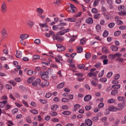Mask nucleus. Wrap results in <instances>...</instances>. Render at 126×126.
<instances>
[{
  "label": "nucleus",
  "instance_id": "49530a36",
  "mask_svg": "<svg viewBox=\"0 0 126 126\" xmlns=\"http://www.w3.org/2000/svg\"><path fill=\"white\" fill-rule=\"evenodd\" d=\"M112 74V72H109L107 75V77L110 78L111 77Z\"/></svg>",
  "mask_w": 126,
  "mask_h": 126
},
{
  "label": "nucleus",
  "instance_id": "39448f33",
  "mask_svg": "<svg viewBox=\"0 0 126 126\" xmlns=\"http://www.w3.org/2000/svg\"><path fill=\"white\" fill-rule=\"evenodd\" d=\"M98 71H96L94 73L93 72H90L88 74V76L89 77H91L92 76L96 77Z\"/></svg>",
  "mask_w": 126,
  "mask_h": 126
},
{
  "label": "nucleus",
  "instance_id": "7c9ffc66",
  "mask_svg": "<svg viewBox=\"0 0 126 126\" xmlns=\"http://www.w3.org/2000/svg\"><path fill=\"white\" fill-rule=\"evenodd\" d=\"M40 57L39 55H35L33 56L32 58L34 59L37 60L39 59Z\"/></svg>",
  "mask_w": 126,
  "mask_h": 126
},
{
  "label": "nucleus",
  "instance_id": "1a4fd4ad",
  "mask_svg": "<svg viewBox=\"0 0 126 126\" xmlns=\"http://www.w3.org/2000/svg\"><path fill=\"white\" fill-rule=\"evenodd\" d=\"M49 84V82L47 80H45L42 82L41 86L44 87L48 86Z\"/></svg>",
  "mask_w": 126,
  "mask_h": 126
},
{
  "label": "nucleus",
  "instance_id": "e2e57ef3",
  "mask_svg": "<svg viewBox=\"0 0 126 126\" xmlns=\"http://www.w3.org/2000/svg\"><path fill=\"white\" fill-rule=\"evenodd\" d=\"M104 104L102 103H99L98 105V106L100 108H102L104 106Z\"/></svg>",
  "mask_w": 126,
  "mask_h": 126
},
{
  "label": "nucleus",
  "instance_id": "c85d7f7f",
  "mask_svg": "<svg viewBox=\"0 0 126 126\" xmlns=\"http://www.w3.org/2000/svg\"><path fill=\"white\" fill-rule=\"evenodd\" d=\"M77 67L80 69H82L85 67V65L84 64H80L78 65Z\"/></svg>",
  "mask_w": 126,
  "mask_h": 126
},
{
  "label": "nucleus",
  "instance_id": "c756f323",
  "mask_svg": "<svg viewBox=\"0 0 126 126\" xmlns=\"http://www.w3.org/2000/svg\"><path fill=\"white\" fill-rule=\"evenodd\" d=\"M121 33V31H117L115 32L114 33V35L115 36H117L119 35Z\"/></svg>",
  "mask_w": 126,
  "mask_h": 126
},
{
  "label": "nucleus",
  "instance_id": "58836bf2",
  "mask_svg": "<svg viewBox=\"0 0 126 126\" xmlns=\"http://www.w3.org/2000/svg\"><path fill=\"white\" fill-rule=\"evenodd\" d=\"M108 34V32L106 30L105 31L103 34V37H106L107 36Z\"/></svg>",
  "mask_w": 126,
  "mask_h": 126
},
{
  "label": "nucleus",
  "instance_id": "c9c22d12",
  "mask_svg": "<svg viewBox=\"0 0 126 126\" xmlns=\"http://www.w3.org/2000/svg\"><path fill=\"white\" fill-rule=\"evenodd\" d=\"M115 101L113 99H110L108 100L107 102L108 103H112L115 102Z\"/></svg>",
  "mask_w": 126,
  "mask_h": 126
},
{
  "label": "nucleus",
  "instance_id": "6e6d98bb",
  "mask_svg": "<svg viewBox=\"0 0 126 126\" xmlns=\"http://www.w3.org/2000/svg\"><path fill=\"white\" fill-rule=\"evenodd\" d=\"M117 22L118 25H121L123 24V22L121 20H117Z\"/></svg>",
  "mask_w": 126,
  "mask_h": 126
},
{
  "label": "nucleus",
  "instance_id": "0e129e2a",
  "mask_svg": "<svg viewBox=\"0 0 126 126\" xmlns=\"http://www.w3.org/2000/svg\"><path fill=\"white\" fill-rule=\"evenodd\" d=\"M9 82L10 84H12L14 86H15L16 84L15 82L14 81H9Z\"/></svg>",
  "mask_w": 126,
  "mask_h": 126
},
{
  "label": "nucleus",
  "instance_id": "2f4dec72",
  "mask_svg": "<svg viewBox=\"0 0 126 126\" xmlns=\"http://www.w3.org/2000/svg\"><path fill=\"white\" fill-rule=\"evenodd\" d=\"M68 19H69V21L71 22H74L76 20V19L74 17L68 18Z\"/></svg>",
  "mask_w": 126,
  "mask_h": 126
},
{
  "label": "nucleus",
  "instance_id": "bf43d9fd",
  "mask_svg": "<svg viewBox=\"0 0 126 126\" xmlns=\"http://www.w3.org/2000/svg\"><path fill=\"white\" fill-rule=\"evenodd\" d=\"M51 95V94L49 93H47L46 94L45 96L47 98H48L50 97Z\"/></svg>",
  "mask_w": 126,
  "mask_h": 126
},
{
  "label": "nucleus",
  "instance_id": "4be33fe9",
  "mask_svg": "<svg viewBox=\"0 0 126 126\" xmlns=\"http://www.w3.org/2000/svg\"><path fill=\"white\" fill-rule=\"evenodd\" d=\"M118 100L119 101H124L125 100V97L122 96L118 97H117Z\"/></svg>",
  "mask_w": 126,
  "mask_h": 126
},
{
  "label": "nucleus",
  "instance_id": "20e7f679",
  "mask_svg": "<svg viewBox=\"0 0 126 126\" xmlns=\"http://www.w3.org/2000/svg\"><path fill=\"white\" fill-rule=\"evenodd\" d=\"M1 36L2 38L4 39L7 37V34L6 30L4 28L2 29L1 31Z\"/></svg>",
  "mask_w": 126,
  "mask_h": 126
},
{
  "label": "nucleus",
  "instance_id": "a878e982",
  "mask_svg": "<svg viewBox=\"0 0 126 126\" xmlns=\"http://www.w3.org/2000/svg\"><path fill=\"white\" fill-rule=\"evenodd\" d=\"M37 11L39 13V14H42L44 12L43 10L40 8H38L37 9Z\"/></svg>",
  "mask_w": 126,
  "mask_h": 126
},
{
  "label": "nucleus",
  "instance_id": "5701e85b",
  "mask_svg": "<svg viewBox=\"0 0 126 126\" xmlns=\"http://www.w3.org/2000/svg\"><path fill=\"white\" fill-rule=\"evenodd\" d=\"M118 93V90L117 89H115L111 91V94L112 95H115L117 94Z\"/></svg>",
  "mask_w": 126,
  "mask_h": 126
},
{
  "label": "nucleus",
  "instance_id": "603ef678",
  "mask_svg": "<svg viewBox=\"0 0 126 126\" xmlns=\"http://www.w3.org/2000/svg\"><path fill=\"white\" fill-rule=\"evenodd\" d=\"M31 117L30 116H28L26 118L27 122L29 123H31V121L30 119Z\"/></svg>",
  "mask_w": 126,
  "mask_h": 126
},
{
  "label": "nucleus",
  "instance_id": "9b49d317",
  "mask_svg": "<svg viewBox=\"0 0 126 126\" xmlns=\"http://www.w3.org/2000/svg\"><path fill=\"white\" fill-rule=\"evenodd\" d=\"M56 40L59 42H61L64 40V38L63 37L56 36Z\"/></svg>",
  "mask_w": 126,
  "mask_h": 126
},
{
  "label": "nucleus",
  "instance_id": "0eeeda50",
  "mask_svg": "<svg viewBox=\"0 0 126 126\" xmlns=\"http://www.w3.org/2000/svg\"><path fill=\"white\" fill-rule=\"evenodd\" d=\"M29 35L27 34H22L20 36V38L22 40H24L29 37Z\"/></svg>",
  "mask_w": 126,
  "mask_h": 126
},
{
  "label": "nucleus",
  "instance_id": "a18cd8bd",
  "mask_svg": "<svg viewBox=\"0 0 126 126\" xmlns=\"http://www.w3.org/2000/svg\"><path fill=\"white\" fill-rule=\"evenodd\" d=\"M96 28L98 32L101 29L100 26L99 25H97L96 26Z\"/></svg>",
  "mask_w": 126,
  "mask_h": 126
},
{
  "label": "nucleus",
  "instance_id": "338daca9",
  "mask_svg": "<svg viewBox=\"0 0 126 126\" xmlns=\"http://www.w3.org/2000/svg\"><path fill=\"white\" fill-rule=\"evenodd\" d=\"M108 62V60L107 59H104L103 61V62L104 65H106L107 64V63Z\"/></svg>",
  "mask_w": 126,
  "mask_h": 126
},
{
  "label": "nucleus",
  "instance_id": "a211bd4d",
  "mask_svg": "<svg viewBox=\"0 0 126 126\" xmlns=\"http://www.w3.org/2000/svg\"><path fill=\"white\" fill-rule=\"evenodd\" d=\"M76 53H73L72 54L70 55L69 53H65V55L66 56L69 57H71L72 58H73L74 57V56H73L74 54V55H75L76 54Z\"/></svg>",
  "mask_w": 126,
  "mask_h": 126
},
{
  "label": "nucleus",
  "instance_id": "69168bd1",
  "mask_svg": "<svg viewBox=\"0 0 126 126\" xmlns=\"http://www.w3.org/2000/svg\"><path fill=\"white\" fill-rule=\"evenodd\" d=\"M48 54H49V55L52 58H53V56L54 55V54H53V52H49Z\"/></svg>",
  "mask_w": 126,
  "mask_h": 126
},
{
  "label": "nucleus",
  "instance_id": "aec40b11",
  "mask_svg": "<svg viewBox=\"0 0 126 126\" xmlns=\"http://www.w3.org/2000/svg\"><path fill=\"white\" fill-rule=\"evenodd\" d=\"M49 34L50 36H53V38L54 40H55V37L54 32L52 31H50L49 32Z\"/></svg>",
  "mask_w": 126,
  "mask_h": 126
},
{
  "label": "nucleus",
  "instance_id": "cd10ccee",
  "mask_svg": "<svg viewBox=\"0 0 126 126\" xmlns=\"http://www.w3.org/2000/svg\"><path fill=\"white\" fill-rule=\"evenodd\" d=\"M77 48V52L78 53H80L82 51V48L81 46H80Z\"/></svg>",
  "mask_w": 126,
  "mask_h": 126
},
{
  "label": "nucleus",
  "instance_id": "a19ab883",
  "mask_svg": "<svg viewBox=\"0 0 126 126\" xmlns=\"http://www.w3.org/2000/svg\"><path fill=\"white\" fill-rule=\"evenodd\" d=\"M99 119L98 117V116H95L92 118V120L93 121L96 122Z\"/></svg>",
  "mask_w": 126,
  "mask_h": 126
},
{
  "label": "nucleus",
  "instance_id": "ddd939ff",
  "mask_svg": "<svg viewBox=\"0 0 126 126\" xmlns=\"http://www.w3.org/2000/svg\"><path fill=\"white\" fill-rule=\"evenodd\" d=\"M102 51L105 53H107L109 52V51L107 47H103L102 48Z\"/></svg>",
  "mask_w": 126,
  "mask_h": 126
},
{
  "label": "nucleus",
  "instance_id": "bb28decb",
  "mask_svg": "<svg viewBox=\"0 0 126 126\" xmlns=\"http://www.w3.org/2000/svg\"><path fill=\"white\" fill-rule=\"evenodd\" d=\"M34 78L33 77H31L28 78L27 80V82L28 83H31L34 79Z\"/></svg>",
  "mask_w": 126,
  "mask_h": 126
},
{
  "label": "nucleus",
  "instance_id": "774afa93",
  "mask_svg": "<svg viewBox=\"0 0 126 126\" xmlns=\"http://www.w3.org/2000/svg\"><path fill=\"white\" fill-rule=\"evenodd\" d=\"M15 80L17 82H19L21 81V79L19 78H15Z\"/></svg>",
  "mask_w": 126,
  "mask_h": 126
},
{
  "label": "nucleus",
  "instance_id": "e433bc0d",
  "mask_svg": "<svg viewBox=\"0 0 126 126\" xmlns=\"http://www.w3.org/2000/svg\"><path fill=\"white\" fill-rule=\"evenodd\" d=\"M99 2V0H95L94 2L93 5L94 6H97L98 5V3Z\"/></svg>",
  "mask_w": 126,
  "mask_h": 126
},
{
  "label": "nucleus",
  "instance_id": "680f3d73",
  "mask_svg": "<svg viewBox=\"0 0 126 126\" xmlns=\"http://www.w3.org/2000/svg\"><path fill=\"white\" fill-rule=\"evenodd\" d=\"M92 108V107L90 106H86L85 107V109L86 110H90Z\"/></svg>",
  "mask_w": 126,
  "mask_h": 126
},
{
  "label": "nucleus",
  "instance_id": "864d4df0",
  "mask_svg": "<svg viewBox=\"0 0 126 126\" xmlns=\"http://www.w3.org/2000/svg\"><path fill=\"white\" fill-rule=\"evenodd\" d=\"M101 65V63H96V64L94 66L95 67L98 68L100 67Z\"/></svg>",
  "mask_w": 126,
  "mask_h": 126
},
{
  "label": "nucleus",
  "instance_id": "5fc2aeb1",
  "mask_svg": "<svg viewBox=\"0 0 126 126\" xmlns=\"http://www.w3.org/2000/svg\"><path fill=\"white\" fill-rule=\"evenodd\" d=\"M116 60L119 62H123L124 59L122 58H117L116 59Z\"/></svg>",
  "mask_w": 126,
  "mask_h": 126
},
{
  "label": "nucleus",
  "instance_id": "37998d69",
  "mask_svg": "<svg viewBox=\"0 0 126 126\" xmlns=\"http://www.w3.org/2000/svg\"><path fill=\"white\" fill-rule=\"evenodd\" d=\"M107 79L106 78H101L100 79V81L102 82H105L106 81Z\"/></svg>",
  "mask_w": 126,
  "mask_h": 126
},
{
  "label": "nucleus",
  "instance_id": "72a5a7b5",
  "mask_svg": "<svg viewBox=\"0 0 126 126\" xmlns=\"http://www.w3.org/2000/svg\"><path fill=\"white\" fill-rule=\"evenodd\" d=\"M62 113L63 115H68L70 114L71 113L68 111H64L62 112Z\"/></svg>",
  "mask_w": 126,
  "mask_h": 126
},
{
  "label": "nucleus",
  "instance_id": "13d9d810",
  "mask_svg": "<svg viewBox=\"0 0 126 126\" xmlns=\"http://www.w3.org/2000/svg\"><path fill=\"white\" fill-rule=\"evenodd\" d=\"M39 25L40 27H47V25L46 24H40Z\"/></svg>",
  "mask_w": 126,
  "mask_h": 126
},
{
  "label": "nucleus",
  "instance_id": "6ab92c4d",
  "mask_svg": "<svg viewBox=\"0 0 126 126\" xmlns=\"http://www.w3.org/2000/svg\"><path fill=\"white\" fill-rule=\"evenodd\" d=\"M64 32L63 30L58 32L57 33L56 36H61L64 35Z\"/></svg>",
  "mask_w": 126,
  "mask_h": 126
},
{
  "label": "nucleus",
  "instance_id": "052dcab7",
  "mask_svg": "<svg viewBox=\"0 0 126 126\" xmlns=\"http://www.w3.org/2000/svg\"><path fill=\"white\" fill-rule=\"evenodd\" d=\"M119 29L121 30H124L126 29V26L124 25H123L120 26Z\"/></svg>",
  "mask_w": 126,
  "mask_h": 126
},
{
  "label": "nucleus",
  "instance_id": "9d476101",
  "mask_svg": "<svg viewBox=\"0 0 126 126\" xmlns=\"http://www.w3.org/2000/svg\"><path fill=\"white\" fill-rule=\"evenodd\" d=\"M86 21L87 23L91 24L93 23V20L92 18L91 17L88 18L86 20Z\"/></svg>",
  "mask_w": 126,
  "mask_h": 126
},
{
  "label": "nucleus",
  "instance_id": "c03bdc74",
  "mask_svg": "<svg viewBox=\"0 0 126 126\" xmlns=\"http://www.w3.org/2000/svg\"><path fill=\"white\" fill-rule=\"evenodd\" d=\"M61 100L62 101L64 102H68L69 100V99L66 98H63Z\"/></svg>",
  "mask_w": 126,
  "mask_h": 126
},
{
  "label": "nucleus",
  "instance_id": "f03ea898",
  "mask_svg": "<svg viewBox=\"0 0 126 126\" xmlns=\"http://www.w3.org/2000/svg\"><path fill=\"white\" fill-rule=\"evenodd\" d=\"M117 110V108L113 106H110L109 107L108 109H106V110L104 113L106 115H107L109 114L110 111H114Z\"/></svg>",
  "mask_w": 126,
  "mask_h": 126
},
{
  "label": "nucleus",
  "instance_id": "2eb2a0df",
  "mask_svg": "<svg viewBox=\"0 0 126 126\" xmlns=\"http://www.w3.org/2000/svg\"><path fill=\"white\" fill-rule=\"evenodd\" d=\"M64 82L60 83L57 86V88L58 89L62 88L64 86Z\"/></svg>",
  "mask_w": 126,
  "mask_h": 126
},
{
  "label": "nucleus",
  "instance_id": "09e8293b",
  "mask_svg": "<svg viewBox=\"0 0 126 126\" xmlns=\"http://www.w3.org/2000/svg\"><path fill=\"white\" fill-rule=\"evenodd\" d=\"M34 42L37 44H39L40 43V40L39 39H35L34 41Z\"/></svg>",
  "mask_w": 126,
  "mask_h": 126
},
{
  "label": "nucleus",
  "instance_id": "f8f14e48",
  "mask_svg": "<svg viewBox=\"0 0 126 126\" xmlns=\"http://www.w3.org/2000/svg\"><path fill=\"white\" fill-rule=\"evenodd\" d=\"M92 98V96L90 95H86L84 97V100L86 101H88L90 100Z\"/></svg>",
  "mask_w": 126,
  "mask_h": 126
},
{
  "label": "nucleus",
  "instance_id": "7ed1b4c3",
  "mask_svg": "<svg viewBox=\"0 0 126 126\" xmlns=\"http://www.w3.org/2000/svg\"><path fill=\"white\" fill-rule=\"evenodd\" d=\"M41 81V80L40 79L37 78L35 79V81L32 82V84L33 86L35 87L37 85H40Z\"/></svg>",
  "mask_w": 126,
  "mask_h": 126
},
{
  "label": "nucleus",
  "instance_id": "f704fd0d",
  "mask_svg": "<svg viewBox=\"0 0 126 126\" xmlns=\"http://www.w3.org/2000/svg\"><path fill=\"white\" fill-rule=\"evenodd\" d=\"M112 87L114 88L118 89L120 88V85L119 84L114 85L112 86Z\"/></svg>",
  "mask_w": 126,
  "mask_h": 126
},
{
  "label": "nucleus",
  "instance_id": "b1692460",
  "mask_svg": "<svg viewBox=\"0 0 126 126\" xmlns=\"http://www.w3.org/2000/svg\"><path fill=\"white\" fill-rule=\"evenodd\" d=\"M108 57L111 60H113L115 58V54H110L108 56Z\"/></svg>",
  "mask_w": 126,
  "mask_h": 126
},
{
  "label": "nucleus",
  "instance_id": "393cba45",
  "mask_svg": "<svg viewBox=\"0 0 126 126\" xmlns=\"http://www.w3.org/2000/svg\"><path fill=\"white\" fill-rule=\"evenodd\" d=\"M18 109L17 108H15L12 110V114L14 115L15 113H16L18 111Z\"/></svg>",
  "mask_w": 126,
  "mask_h": 126
},
{
  "label": "nucleus",
  "instance_id": "8fccbe9b",
  "mask_svg": "<svg viewBox=\"0 0 126 126\" xmlns=\"http://www.w3.org/2000/svg\"><path fill=\"white\" fill-rule=\"evenodd\" d=\"M6 88L9 90H11L12 89V87L9 84H7L6 85Z\"/></svg>",
  "mask_w": 126,
  "mask_h": 126
},
{
  "label": "nucleus",
  "instance_id": "6e6552de",
  "mask_svg": "<svg viewBox=\"0 0 126 126\" xmlns=\"http://www.w3.org/2000/svg\"><path fill=\"white\" fill-rule=\"evenodd\" d=\"M85 122L86 125L88 126H90L92 124V121L90 119L85 120Z\"/></svg>",
  "mask_w": 126,
  "mask_h": 126
},
{
  "label": "nucleus",
  "instance_id": "ea45409f",
  "mask_svg": "<svg viewBox=\"0 0 126 126\" xmlns=\"http://www.w3.org/2000/svg\"><path fill=\"white\" fill-rule=\"evenodd\" d=\"M115 25V23L114 22H111L108 25V27L110 28H113Z\"/></svg>",
  "mask_w": 126,
  "mask_h": 126
},
{
  "label": "nucleus",
  "instance_id": "f3484780",
  "mask_svg": "<svg viewBox=\"0 0 126 126\" xmlns=\"http://www.w3.org/2000/svg\"><path fill=\"white\" fill-rule=\"evenodd\" d=\"M27 23L29 25V27L31 28L33 25V23L31 21L29 20L27 22Z\"/></svg>",
  "mask_w": 126,
  "mask_h": 126
},
{
  "label": "nucleus",
  "instance_id": "473e14b6",
  "mask_svg": "<svg viewBox=\"0 0 126 126\" xmlns=\"http://www.w3.org/2000/svg\"><path fill=\"white\" fill-rule=\"evenodd\" d=\"M91 56V54L90 53H87L85 54V58L87 59H89L90 57Z\"/></svg>",
  "mask_w": 126,
  "mask_h": 126
},
{
  "label": "nucleus",
  "instance_id": "4c0bfd02",
  "mask_svg": "<svg viewBox=\"0 0 126 126\" xmlns=\"http://www.w3.org/2000/svg\"><path fill=\"white\" fill-rule=\"evenodd\" d=\"M104 70H103L99 73L98 76V77H100L103 76L104 73Z\"/></svg>",
  "mask_w": 126,
  "mask_h": 126
},
{
  "label": "nucleus",
  "instance_id": "de8ad7c7",
  "mask_svg": "<svg viewBox=\"0 0 126 126\" xmlns=\"http://www.w3.org/2000/svg\"><path fill=\"white\" fill-rule=\"evenodd\" d=\"M120 77V75L119 74H116L114 77V79H118Z\"/></svg>",
  "mask_w": 126,
  "mask_h": 126
},
{
  "label": "nucleus",
  "instance_id": "423d86ee",
  "mask_svg": "<svg viewBox=\"0 0 126 126\" xmlns=\"http://www.w3.org/2000/svg\"><path fill=\"white\" fill-rule=\"evenodd\" d=\"M1 10L3 13H5L6 11L5 3L4 2L1 6Z\"/></svg>",
  "mask_w": 126,
  "mask_h": 126
},
{
  "label": "nucleus",
  "instance_id": "3c124183",
  "mask_svg": "<svg viewBox=\"0 0 126 126\" xmlns=\"http://www.w3.org/2000/svg\"><path fill=\"white\" fill-rule=\"evenodd\" d=\"M92 12L94 13H97V10L95 8H93L91 10Z\"/></svg>",
  "mask_w": 126,
  "mask_h": 126
},
{
  "label": "nucleus",
  "instance_id": "4468645a",
  "mask_svg": "<svg viewBox=\"0 0 126 126\" xmlns=\"http://www.w3.org/2000/svg\"><path fill=\"white\" fill-rule=\"evenodd\" d=\"M110 48L112 51H117L118 49V47L114 46H112Z\"/></svg>",
  "mask_w": 126,
  "mask_h": 126
},
{
  "label": "nucleus",
  "instance_id": "4d7b16f0",
  "mask_svg": "<svg viewBox=\"0 0 126 126\" xmlns=\"http://www.w3.org/2000/svg\"><path fill=\"white\" fill-rule=\"evenodd\" d=\"M62 108L64 110H68L69 109V108L66 105H63L62 107Z\"/></svg>",
  "mask_w": 126,
  "mask_h": 126
},
{
  "label": "nucleus",
  "instance_id": "79ce46f5",
  "mask_svg": "<svg viewBox=\"0 0 126 126\" xmlns=\"http://www.w3.org/2000/svg\"><path fill=\"white\" fill-rule=\"evenodd\" d=\"M30 111L32 113L34 114H37L38 112L37 110H30Z\"/></svg>",
  "mask_w": 126,
  "mask_h": 126
},
{
  "label": "nucleus",
  "instance_id": "f257e3e1",
  "mask_svg": "<svg viewBox=\"0 0 126 126\" xmlns=\"http://www.w3.org/2000/svg\"><path fill=\"white\" fill-rule=\"evenodd\" d=\"M52 70L51 68H48L46 72H45L44 71L41 72L40 75L41 78L45 80H48L49 79V77L47 75L49 73H50L52 71Z\"/></svg>",
  "mask_w": 126,
  "mask_h": 126
},
{
  "label": "nucleus",
  "instance_id": "dca6fc26",
  "mask_svg": "<svg viewBox=\"0 0 126 126\" xmlns=\"http://www.w3.org/2000/svg\"><path fill=\"white\" fill-rule=\"evenodd\" d=\"M16 57L18 58H20L22 56L21 52L20 51H17L16 55Z\"/></svg>",
  "mask_w": 126,
  "mask_h": 126
},
{
  "label": "nucleus",
  "instance_id": "412c9836",
  "mask_svg": "<svg viewBox=\"0 0 126 126\" xmlns=\"http://www.w3.org/2000/svg\"><path fill=\"white\" fill-rule=\"evenodd\" d=\"M80 44H83L86 42V38H82V39L80 40Z\"/></svg>",
  "mask_w": 126,
  "mask_h": 126
}]
</instances>
